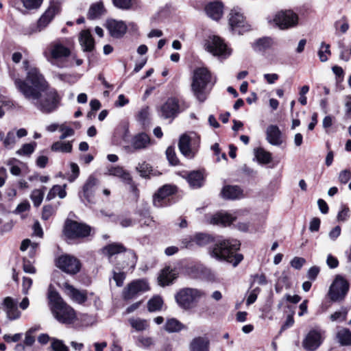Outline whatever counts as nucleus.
<instances>
[{
	"mask_svg": "<svg viewBox=\"0 0 351 351\" xmlns=\"http://www.w3.org/2000/svg\"><path fill=\"white\" fill-rule=\"evenodd\" d=\"M325 332L319 329L311 330L302 341V346L308 351L316 350L324 340Z\"/></svg>",
	"mask_w": 351,
	"mask_h": 351,
	"instance_id": "f8f14e48",
	"label": "nucleus"
},
{
	"mask_svg": "<svg viewBox=\"0 0 351 351\" xmlns=\"http://www.w3.org/2000/svg\"><path fill=\"white\" fill-rule=\"evenodd\" d=\"M154 339L151 337L140 335L137 338L136 345L138 347L147 348L154 345Z\"/></svg>",
	"mask_w": 351,
	"mask_h": 351,
	"instance_id": "de8ad7c7",
	"label": "nucleus"
},
{
	"mask_svg": "<svg viewBox=\"0 0 351 351\" xmlns=\"http://www.w3.org/2000/svg\"><path fill=\"white\" fill-rule=\"evenodd\" d=\"M27 61L23 62L27 71L25 80L12 77L16 88L42 113L54 112L60 106V96L55 88L49 86L38 69H27Z\"/></svg>",
	"mask_w": 351,
	"mask_h": 351,
	"instance_id": "f257e3e1",
	"label": "nucleus"
},
{
	"mask_svg": "<svg viewBox=\"0 0 351 351\" xmlns=\"http://www.w3.org/2000/svg\"><path fill=\"white\" fill-rule=\"evenodd\" d=\"M188 182L193 189L199 188L204 182V177L200 171H193L188 175Z\"/></svg>",
	"mask_w": 351,
	"mask_h": 351,
	"instance_id": "72a5a7b5",
	"label": "nucleus"
},
{
	"mask_svg": "<svg viewBox=\"0 0 351 351\" xmlns=\"http://www.w3.org/2000/svg\"><path fill=\"white\" fill-rule=\"evenodd\" d=\"M234 221V217L227 213H217L213 215L210 223L214 225L228 226Z\"/></svg>",
	"mask_w": 351,
	"mask_h": 351,
	"instance_id": "c756f323",
	"label": "nucleus"
},
{
	"mask_svg": "<svg viewBox=\"0 0 351 351\" xmlns=\"http://www.w3.org/2000/svg\"><path fill=\"white\" fill-rule=\"evenodd\" d=\"M176 191V187L165 184L160 187L153 196V204L155 207L162 208L170 204L169 197Z\"/></svg>",
	"mask_w": 351,
	"mask_h": 351,
	"instance_id": "9b49d317",
	"label": "nucleus"
},
{
	"mask_svg": "<svg viewBox=\"0 0 351 351\" xmlns=\"http://www.w3.org/2000/svg\"><path fill=\"white\" fill-rule=\"evenodd\" d=\"M107 29L110 35L114 38H121L126 32L127 25L123 21H119L114 19H110L107 21Z\"/></svg>",
	"mask_w": 351,
	"mask_h": 351,
	"instance_id": "412c9836",
	"label": "nucleus"
},
{
	"mask_svg": "<svg viewBox=\"0 0 351 351\" xmlns=\"http://www.w3.org/2000/svg\"><path fill=\"white\" fill-rule=\"evenodd\" d=\"M104 12V5L102 2H97L93 4L88 12V18L94 19L101 16Z\"/></svg>",
	"mask_w": 351,
	"mask_h": 351,
	"instance_id": "4c0bfd02",
	"label": "nucleus"
},
{
	"mask_svg": "<svg viewBox=\"0 0 351 351\" xmlns=\"http://www.w3.org/2000/svg\"><path fill=\"white\" fill-rule=\"evenodd\" d=\"M108 174L110 176H116L121 178L123 181H129L130 180V176L128 173L124 171L122 167H113L108 170Z\"/></svg>",
	"mask_w": 351,
	"mask_h": 351,
	"instance_id": "58836bf2",
	"label": "nucleus"
},
{
	"mask_svg": "<svg viewBox=\"0 0 351 351\" xmlns=\"http://www.w3.org/2000/svg\"><path fill=\"white\" fill-rule=\"evenodd\" d=\"M73 145L71 141H59L53 143L51 146V151L62 153H71Z\"/></svg>",
	"mask_w": 351,
	"mask_h": 351,
	"instance_id": "f704fd0d",
	"label": "nucleus"
},
{
	"mask_svg": "<svg viewBox=\"0 0 351 351\" xmlns=\"http://www.w3.org/2000/svg\"><path fill=\"white\" fill-rule=\"evenodd\" d=\"M214 241V238L210 234L206 233L199 232L195 234L191 238V242L195 243L198 246L203 247L207 245Z\"/></svg>",
	"mask_w": 351,
	"mask_h": 351,
	"instance_id": "7c9ffc66",
	"label": "nucleus"
},
{
	"mask_svg": "<svg viewBox=\"0 0 351 351\" xmlns=\"http://www.w3.org/2000/svg\"><path fill=\"white\" fill-rule=\"evenodd\" d=\"M260 291L261 289L258 287H256L250 291L246 300L247 305H250L256 300L258 294L260 293Z\"/></svg>",
	"mask_w": 351,
	"mask_h": 351,
	"instance_id": "e2e57ef3",
	"label": "nucleus"
},
{
	"mask_svg": "<svg viewBox=\"0 0 351 351\" xmlns=\"http://www.w3.org/2000/svg\"><path fill=\"white\" fill-rule=\"evenodd\" d=\"M16 143V137L14 130H10L3 141V146L7 149H12Z\"/></svg>",
	"mask_w": 351,
	"mask_h": 351,
	"instance_id": "a18cd8bd",
	"label": "nucleus"
},
{
	"mask_svg": "<svg viewBox=\"0 0 351 351\" xmlns=\"http://www.w3.org/2000/svg\"><path fill=\"white\" fill-rule=\"evenodd\" d=\"M206 49L214 56H221L224 58L229 56L231 53V50L227 47L223 40L216 36L210 37L207 40Z\"/></svg>",
	"mask_w": 351,
	"mask_h": 351,
	"instance_id": "4468645a",
	"label": "nucleus"
},
{
	"mask_svg": "<svg viewBox=\"0 0 351 351\" xmlns=\"http://www.w3.org/2000/svg\"><path fill=\"white\" fill-rule=\"evenodd\" d=\"M341 229L339 226L334 227L328 233L330 240L335 241L341 234Z\"/></svg>",
	"mask_w": 351,
	"mask_h": 351,
	"instance_id": "338daca9",
	"label": "nucleus"
},
{
	"mask_svg": "<svg viewBox=\"0 0 351 351\" xmlns=\"http://www.w3.org/2000/svg\"><path fill=\"white\" fill-rule=\"evenodd\" d=\"M24 7L29 10L38 8L42 3L43 0H21Z\"/></svg>",
	"mask_w": 351,
	"mask_h": 351,
	"instance_id": "864d4df0",
	"label": "nucleus"
},
{
	"mask_svg": "<svg viewBox=\"0 0 351 351\" xmlns=\"http://www.w3.org/2000/svg\"><path fill=\"white\" fill-rule=\"evenodd\" d=\"M348 310L342 308L340 311H335L330 316V319L332 322H342L346 319Z\"/></svg>",
	"mask_w": 351,
	"mask_h": 351,
	"instance_id": "8fccbe9b",
	"label": "nucleus"
},
{
	"mask_svg": "<svg viewBox=\"0 0 351 351\" xmlns=\"http://www.w3.org/2000/svg\"><path fill=\"white\" fill-rule=\"evenodd\" d=\"M223 198L235 199L242 197V190L237 186H226L221 191Z\"/></svg>",
	"mask_w": 351,
	"mask_h": 351,
	"instance_id": "c85d7f7f",
	"label": "nucleus"
},
{
	"mask_svg": "<svg viewBox=\"0 0 351 351\" xmlns=\"http://www.w3.org/2000/svg\"><path fill=\"white\" fill-rule=\"evenodd\" d=\"M124 251H125V248L123 245L119 243H112L104 248V253H106L109 256L121 253Z\"/></svg>",
	"mask_w": 351,
	"mask_h": 351,
	"instance_id": "79ce46f5",
	"label": "nucleus"
},
{
	"mask_svg": "<svg viewBox=\"0 0 351 351\" xmlns=\"http://www.w3.org/2000/svg\"><path fill=\"white\" fill-rule=\"evenodd\" d=\"M166 156L169 162L171 165H177L178 164V159L176 156L175 149L172 147H169L166 150Z\"/></svg>",
	"mask_w": 351,
	"mask_h": 351,
	"instance_id": "603ef678",
	"label": "nucleus"
},
{
	"mask_svg": "<svg viewBox=\"0 0 351 351\" xmlns=\"http://www.w3.org/2000/svg\"><path fill=\"white\" fill-rule=\"evenodd\" d=\"M336 339L342 346H351V331L348 328H342L337 331Z\"/></svg>",
	"mask_w": 351,
	"mask_h": 351,
	"instance_id": "473e14b6",
	"label": "nucleus"
},
{
	"mask_svg": "<svg viewBox=\"0 0 351 351\" xmlns=\"http://www.w3.org/2000/svg\"><path fill=\"white\" fill-rule=\"evenodd\" d=\"M2 306L8 320L14 321L21 317V312L17 307V302L12 298L5 297L3 300Z\"/></svg>",
	"mask_w": 351,
	"mask_h": 351,
	"instance_id": "a211bd4d",
	"label": "nucleus"
},
{
	"mask_svg": "<svg viewBox=\"0 0 351 351\" xmlns=\"http://www.w3.org/2000/svg\"><path fill=\"white\" fill-rule=\"evenodd\" d=\"M350 217V209L346 206H343L341 210L337 215V220L339 221H346Z\"/></svg>",
	"mask_w": 351,
	"mask_h": 351,
	"instance_id": "4d7b16f0",
	"label": "nucleus"
},
{
	"mask_svg": "<svg viewBox=\"0 0 351 351\" xmlns=\"http://www.w3.org/2000/svg\"><path fill=\"white\" fill-rule=\"evenodd\" d=\"M178 273L175 269L169 266L165 267L158 277V284L165 287L169 285L177 278Z\"/></svg>",
	"mask_w": 351,
	"mask_h": 351,
	"instance_id": "4be33fe9",
	"label": "nucleus"
},
{
	"mask_svg": "<svg viewBox=\"0 0 351 351\" xmlns=\"http://www.w3.org/2000/svg\"><path fill=\"white\" fill-rule=\"evenodd\" d=\"M45 189V187H43V189H34L32 191L30 195V198L33 202L34 206L38 207L41 204L43 200Z\"/></svg>",
	"mask_w": 351,
	"mask_h": 351,
	"instance_id": "37998d69",
	"label": "nucleus"
},
{
	"mask_svg": "<svg viewBox=\"0 0 351 351\" xmlns=\"http://www.w3.org/2000/svg\"><path fill=\"white\" fill-rule=\"evenodd\" d=\"M51 348L54 351H69L68 347L62 341L58 339H53Z\"/></svg>",
	"mask_w": 351,
	"mask_h": 351,
	"instance_id": "6e6d98bb",
	"label": "nucleus"
},
{
	"mask_svg": "<svg viewBox=\"0 0 351 351\" xmlns=\"http://www.w3.org/2000/svg\"><path fill=\"white\" fill-rule=\"evenodd\" d=\"M330 55V45L322 43L321 44L318 56L322 62H326L328 60V56Z\"/></svg>",
	"mask_w": 351,
	"mask_h": 351,
	"instance_id": "09e8293b",
	"label": "nucleus"
},
{
	"mask_svg": "<svg viewBox=\"0 0 351 351\" xmlns=\"http://www.w3.org/2000/svg\"><path fill=\"white\" fill-rule=\"evenodd\" d=\"M62 287L66 295L74 302L82 304L86 301L87 293L86 291L77 289L68 282L63 283Z\"/></svg>",
	"mask_w": 351,
	"mask_h": 351,
	"instance_id": "aec40b11",
	"label": "nucleus"
},
{
	"mask_svg": "<svg viewBox=\"0 0 351 351\" xmlns=\"http://www.w3.org/2000/svg\"><path fill=\"white\" fill-rule=\"evenodd\" d=\"M179 112V104L177 99L171 97L161 106L159 114L164 119L174 118Z\"/></svg>",
	"mask_w": 351,
	"mask_h": 351,
	"instance_id": "6ab92c4d",
	"label": "nucleus"
},
{
	"mask_svg": "<svg viewBox=\"0 0 351 351\" xmlns=\"http://www.w3.org/2000/svg\"><path fill=\"white\" fill-rule=\"evenodd\" d=\"M207 15L213 20H219L223 14V5L219 1L209 3L206 7Z\"/></svg>",
	"mask_w": 351,
	"mask_h": 351,
	"instance_id": "bb28decb",
	"label": "nucleus"
},
{
	"mask_svg": "<svg viewBox=\"0 0 351 351\" xmlns=\"http://www.w3.org/2000/svg\"><path fill=\"white\" fill-rule=\"evenodd\" d=\"M36 143L32 142L23 145L21 148L16 151V154L19 156H30L35 150Z\"/></svg>",
	"mask_w": 351,
	"mask_h": 351,
	"instance_id": "c03bdc74",
	"label": "nucleus"
},
{
	"mask_svg": "<svg viewBox=\"0 0 351 351\" xmlns=\"http://www.w3.org/2000/svg\"><path fill=\"white\" fill-rule=\"evenodd\" d=\"M255 157L261 164H268L271 161V154L263 148H258L254 151Z\"/></svg>",
	"mask_w": 351,
	"mask_h": 351,
	"instance_id": "c9c22d12",
	"label": "nucleus"
},
{
	"mask_svg": "<svg viewBox=\"0 0 351 351\" xmlns=\"http://www.w3.org/2000/svg\"><path fill=\"white\" fill-rule=\"evenodd\" d=\"M97 184V179L94 176H90L88 177L83 186L84 197L89 203H92L93 202V193L95 188Z\"/></svg>",
	"mask_w": 351,
	"mask_h": 351,
	"instance_id": "5701e85b",
	"label": "nucleus"
},
{
	"mask_svg": "<svg viewBox=\"0 0 351 351\" xmlns=\"http://www.w3.org/2000/svg\"><path fill=\"white\" fill-rule=\"evenodd\" d=\"M178 147L181 154L189 159L193 158L198 151L195 143L187 134H183L180 136Z\"/></svg>",
	"mask_w": 351,
	"mask_h": 351,
	"instance_id": "dca6fc26",
	"label": "nucleus"
},
{
	"mask_svg": "<svg viewBox=\"0 0 351 351\" xmlns=\"http://www.w3.org/2000/svg\"><path fill=\"white\" fill-rule=\"evenodd\" d=\"M239 247L240 243L237 240H223L215 244L209 250V254L218 261H225L237 267L243 259L241 254L237 253Z\"/></svg>",
	"mask_w": 351,
	"mask_h": 351,
	"instance_id": "7ed1b4c3",
	"label": "nucleus"
},
{
	"mask_svg": "<svg viewBox=\"0 0 351 351\" xmlns=\"http://www.w3.org/2000/svg\"><path fill=\"white\" fill-rule=\"evenodd\" d=\"M306 263V260L301 257H294L290 262L292 267L295 269H300L304 264Z\"/></svg>",
	"mask_w": 351,
	"mask_h": 351,
	"instance_id": "680f3d73",
	"label": "nucleus"
},
{
	"mask_svg": "<svg viewBox=\"0 0 351 351\" xmlns=\"http://www.w3.org/2000/svg\"><path fill=\"white\" fill-rule=\"evenodd\" d=\"M150 143V138L145 133H140L135 135L132 141V147L135 149L146 148Z\"/></svg>",
	"mask_w": 351,
	"mask_h": 351,
	"instance_id": "cd10ccee",
	"label": "nucleus"
},
{
	"mask_svg": "<svg viewBox=\"0 0 351 351\" xmlns=\"http://www.w3.org/2000/svg\"><path fill=\"white\" fill-rule=\"evenodd\" d=\"M32 285V280L30 278L23 277L22 282V293L27 295Z\"/></svg>",
	"mask_w": 351,
	"mask_h": 351,
	"instance_id": "69168bd1",
	"label": "nucleus"
},
{
	"mask_svg": "<svg viewBox=\"0 0 351 351\" xmlns=\"http://www.w3.org/2000/svg\"><path fill=\"white\" fill-rule=\"evenodd\" d=\"M52 312L56 319L63 324H71L76 319L73 308L58 296L54 299Z\"/></svg>",
	"mask_w": 351,
	"mask_h": 351,
	"instance_id": "423d86ee",
	"label": "nucleus"
},
{
	"mask_svg": "<svg viewBox=\"0 0 351 351\" xmlns=\"http://www.w3.org/2000/svg\"><path fill=\"white\" fill-rule=\"evenodd\" d=\"M211 80V74L206 68L199 67L194 70L191 89L199 101L204 102L206 99L211 87L215 82H212Z\"/></svg>",
	"mask_w": 351,
	"mask_h": 351,
	"instance_id": "20e7f679",
	"label": "nucleus"
},
{
	"mask_svg": "<svg viewBox=\"0 0 351 351\" xmlns=\"http://www.w3.org/2000/svg\"><path fill=\"white\" fill-rule=\"evenodd\" d=\"M44 56L51 65L61 69L72 66L73 61L77 66L83 63V60L77 58L71 49L60 40L51 43L45 51Z\"/></svg>",
	"mask_w": 351,
	"mask_h": 351,
	"instance_id": "f03ea898",
	"label": "nucleus"
},
{
	"mask_svg": "<svg viewBox=\"0 0 351 351\" xmlns=\"http://www.w3.org/2000/svg\"><path fill=\"white\" fill-rule=\"evenodd\" d=\"M186 328V326L176 318L168 319L164 326V329L169 333L178 332Z\"/></svg>",
	"mask_w": 351,
	"mask_h": 351,
	"instance_id": "2f4dec72",
	"label": "nucleus"
},
{
	"mask_svg": "<svg viewBox=\"0 0 351 351\" xmlns=\"http://www.w3.org/2000/svg\"><path fill=\"white\" fill-rule=\"evenodd\" d=\"M56 265L63 271L75 274L80 270L81 264L80 261L74 256L70 255H62L56 260Z\"/></svg>",
	"mask_w": 351,
	"mask_h": 351,
	"instance_id": "ddd939ff",
	"label": "nucleus"
},
{
	"mask_svg": "<svg viewBox=\"0 0 351 351\" xmlns=\"http://www.w3.org/2000/svg\"><path fill=\"white\" fill-rule=\"evenodd\" d=\"M59 131L62 132L60 136V140H64L68 137L72 136L75 134L74 130L64 123L60 125Z\"/></svg>",
	"mask_w": 351,
	"mask_h": 351,
	"instance_id": "3c124183",
	"label": "nucleus"
},
{
	"mask_svg": "<svg viewBox=\"0 0 351 351\" xmlns=\"http://www.w3.org/2000/svg\"><path fill=\"white\" fill-rule=\"evenodd\" d=\"M114 280L118 287H121L123 284V280L125 278V275L123 272H114Z\"/></svg>",
	"mask_w": 351,
	"mask_h": 351,
	"instance_id": "774afa93",
	"label": "nucleus"
},
{
	"mask_svg": "<svg viewBox=\"0 0 351 351\" xmlns=\"http://www.w3.org/2000/svg\"><path fill=\"white\" fill-rule=\"evenodd\" d=\"M54 213V208L51 205L45 206L43 208L42 219L47 220Z\"/></svg>",
	"mask_w": 351,
	"mask_h": 351,
	"instance_id": "0e129e2a",
	"label": "nucleus"
},
{
	"mask_svg": "<svg viewBox=\"0 0 351 351\" xmlns=\"http://www.w3.org/2000/svg\"><path fill=\"white\" fill-rule=\"evenodd\" d=\"M258 284L259 285H265L267 283L266 276L265 274H255L252 276V281L251 282V285L252 286L254 284Z\"/></svg>",
	"mask_w": 351,
	"mask_h": 351,
	"instance_id": "bf43d9fd",
	"label": "nucleus"
},
{
	"mask_svg": "<svg viewBox=\"0 0 351 351\" xmlns=\"http://www.w3.org/2000/svg\"><path fill=\"white\" fill-rule=\"evenodd\" d=\"M299 21L298 15L292 10L278 12L272 19L268 21L275 24L280 29H287L295 27Z\"/></svg>",
	"mask_w": 351,
	"mask_h": 351,
	"instance_id": "6e6552de",
	"label": "nucleus"
},
{
	"mask_svg": "<svg viewBox=\"0 0 351 351\" xmlns=\"http://www.w3.org/2000/svg\"><path fill=\"white\" fill-rule=\"evenodd\" d=\"M204 295L201 290L193 288L180 289L175 295V299L180 307L184 310L193 308Z\"/></svg>",
	"mask_w": 351,
	"mask_h": 351,
	"instance_id": "39448f33",
	"label": "nucleus"
},
{
	"mask_svg": "<svg viewBox=\"0 0 351 351\" xmlns=\"http://www.w3.org/2000/svg\"><path fill=\"white\" fill-rule=\"evenodd\" d=\"M351 179V171L345 169L341 171L339 175V180L341 184H346Z\"/></svg>",
	"mask_w": 351,
	"mask_h": 351,
	"instance_id": "052dcab7",
	"label": "nucleus"
},
{
	"mask_svg": "<svg viewBox=\"0 0 351 351\" xmlns=\"http://www.w3.org/2000/svg\"><path fill=\"white\" fill-rule=\"evenodd\" d=\"M60 6L57 1H51L49 8L40 17L37 23V31L40 32L45 28L52 21L53 17L59 13Z\"/></svg>",
	"mask_w": 351,
	"mask_h": 351,
	"instance_id": "f3484780",
	"label": "nucleus"
},
{
	"mask_svg": "<svg viewBox=\"0 0 351 351\" xmlns=\"http://www.w3.org/2000/svg\"><path fill=\"white\" fill-rule=\"evenodd\" d=\"M149 289L147 282L145 280H136L130 283L123 291V298L125 300H131L137 295Z\"/></svg>",
	"mask_w": 351,
	"mask_h": 351,
	"instance_id": "2eb2a0df",
	"label": "nucleus"
},
{
	"mask_svg": "<svg viewBox=\"0 0 351 351\" xmlns=\"http://www.w3.org/2000/svg\"><path fill=\"white\" fill-rule=\"evenodd\" d=\"M349 282L341 276L337 275L329 287L328 295L332 302H341L349 290Z\"/></svg>",
	"mask_w": 351,
	"mask_h": 351,
	"instance_id": "0eeeda50",
	"label": "nucleus"
},
{
	"mask_svg": "<svg viewBox=\"0 0 351 351\" xmlns=\"http://www.w3.org/2000/svg\"><path fill=\"white\" fill-rule=\"evenodd\" d=\"M267 140L273 145L278 146L282 144L281 132L276 125H271L266 130Z\"/></svg>",
	"mask_w": 351,
	"mask_h": 351,
	"instance_id": "b1692460",
	"label": "nucleus"
},
{
	"mask_svg": "<svg viewBox=\"0 0 351 351\" xmlns=\"http://www.w3.org/2000/svg\"><path fill=\"white\" fill-rule=\"evenodd\" d=\"M210 341L207 337H197L189 345L190 351H209Z\"/></svg>",
	"mask_w": 351,
	"mask_h": 351,
	"instance_id": "a878e982",
	"label": "nucleus"
},
{
	"mask_svg": "<svg viewBox=\"0 0 351 351\" xmlns=\"http://www.w3.org/2000/svg\"><path fill=\"white\" fill-rule=\"evenodd\" d=\"M113 4L118 8L128 10L132 7V0H112Z\"/></svg>",
	"mask_w": 351,
	"mask_h": 351,
	"instance_id": "5fc2aeb1",
	"label": "nucleus"
},
{
	"mask_svg": "<svg viewBox=\"0 0 351 351\" xmlns=\"http://www.w3.org/2000/svg\"><path fill=\"white\" fill-rule=\"evenodd\" d=\"M90 228L75 221H67L64 226V234L69 239L86 237L90 234Z\"/></svg>",
	"mask_w": 351,
	"mask_h": 351,
	"instance_id": "1a4fd4ad",
	"label": "nucleus"
},
{
	"mask_svg": "<svg viewBox=\"0 0 351 351\" xmlns=\"http://www.w3.org/2000/svg\"><path fill=\"white\" fill-rule=\"evenodd\" d=\"M229 24L232 29L239 34L248 32L251 29L250 25L245 21L239 8H234L231 10Z\"/></svg>",
	"mask_w": 351,
	"mask_h": 351,
	"instance_id": "9d476101",
	"label": "nucleus"
},
{
	"mask_svg": "<svg viewBox=\"0 0 351 351\" xmlns=\"http://www.w3.org/2000/svg\"><path fill=\"white\" fill-rule=\"evenodd\" d=\"M137 121L143 125H147L149 121V108L147 106L143 107L137 115Z\"/></svg>",
	"mask_w": 351,
	"mask_h": 351,
	"instance_id": "49530a36",
	"label": "nucleus"
},
{
	"mask_svg": "<svg viewBox=\"0 0 351 351\" xmlns=\"http://www.w3.org/2000/svg\"><path fill=\"white\" fill-rule=\"evenodd\" d=\"M80 43L84 51H91L95 47V41L89 30H82L80 34Z\"/></svg>",
	"mask_w": 351,
	"mask_h": 351,
	"instance_id": "393cba45",
	"label": "nucleus"
},
{
	"mask_svg": "<svg viewBox=\"0 0 351 351\" xmlns=\"http://www.w3.org/2000/svg\"><path fill=\"white\" fill-rule=\"evenodd\" d=\"M272 40L270 38H261L253 43L252 47L255 51H261L269 48L272 45Z\"/></svg>",
	"mask_w": 351,
	"mask_h": 351,
	"instance_id": "e433bc0d",
	"label": "nucleus"
},
{
	"mask_svg": "<svg viewBox=\"0 0 351 351\" xmlns=\"http://www.w3.org/2000/svg\"><path fill=\"white\" fill-rule=\"evenodd\" d=\"M130 326L136 331H143L149 328V324L146 319L141 318H130Z\"/></svg>",
	"mask_w": 351,
	"mask_h": 351,
	"instance_id": "ea45409f",
	"label": "nucleus"
},
{
	"mask_svg": "<svg viewBox=\"0 0 351 351\" xmlns=\"http://www.w3.org/2000/svg\"><path fill=\"white\" fill-rule=\"evenodd\" d=\"M163 300L161 297L156 295L150 299L147 302V309L149 312L160 311L162 308Z\"/></svg>",
	"mask_w": 351,
	"mask_h": 351,
	"instance_id": "a19ab883",
	"label": "nucleus"
},
{
	"mask_svg": "<svg viewBox=\"0 0 351 351\" xmlns=\"http://www.w3.org/2000/svg\"><path fill=\"white\" fill-rule=\"evenodd\" d=\"M136 170L141 173L143 177H146L151 171V167L146 162L138 164L136 167Z\"/></svg>",
	"mask_w": 351,
	"mask_h": 351,
	"instance_id": "13d9d810",
	"label": "nucleus"
}]
</instances>
